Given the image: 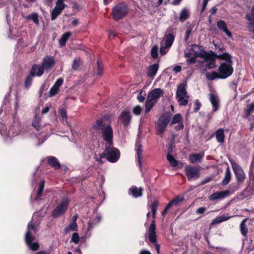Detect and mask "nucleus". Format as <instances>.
Returning a JSON list of instances; mask_svg holds the SVG:
<instances>
[{"label":"nucleus","mask_w":254,"mask_h":254,"mask_svg":"<svg viewBox=\"0 0 254 254\" xmlns=\"http://www.w3.org/2000/svg\"><path fill=\"white\" fill-rule=\"evenodd\" d=\"M191 29H188L186 32V37H185V41L187 42L188 40H189V37L190 36V34L191 33Z\"/></svg>","instance_id":"nucleus-64"},{"label":"nucleus","mask_w":254,"mask_h":254,"mask_svg":"<svg viewBox=\"0 0 254 254\" xmlns=\"http://www.w3.org/2000/svg\"><path fill=\"white\" fill-rule=\"evenodd\" d=\"M184 199V197L179 198V197H177L171 201V202L173 206H178L179 205V203L182 202Z\"/></svg>","instance_id":"nucleus-51"},{"label":"nucleus","mask_w":254,"mask_h":254,"mask_svg":"<svg viewBox=\"0 0 254 254\" xmlns=\"http://www.w3.org/2000/svg\"><path fill=\"white\" fill-rule=\"evenodd\" d=\"M63 83V79L62 78L59 79L55 83L54 86L51 88L49 91V96L53 97L55 96L58 93L59 88Z\"/></svg>","instance_id":"nucleus-23"},{"label":"nucleus","mask_w":254,"mask_h":254,"mask_svg":"<svg viewBox=\"0 0 254 254\" xmlns=\"http://www.w3.org/2000/svg\"><path fill=\"white\" fill-rule=\"evenodd\" d=\"M164 95V91L161 88H155L151 90L148 94L147 98L152 101H158L160 97Z\"/></svg>","instance_id":"nucleus-13"},{"label":"nucleus","mask_w":254,"mask_h":254,"mask_svg":"<svg viewBox=\"0 0 254 254\" xmlns=\"http://www.w3.org/2000/svg\"><path fill=\"white\" fill-rule=\"evenodd\" d=\"M81 61L79 58L75 59L73 61L72 67L75 70L77 69L81 65Z\"/></svg>","instance_id":"nucleus-48"},{"label":"nucleus","mask_w":254,"mask_h":254,"mask_svg":"<svg viewBox=\"0 0 254 254\" xmlns=\"http://www.w3.org/2000/svg\"><path fill=\"white\" fill-rule=\"evenodd\" d=\"M191 50L194 52V56L197 58H205L208 57L207 56L209 54L204 50V48L202 46L197 45L196 44H192L191 46Z\"/></svg>","instance_id":"nucleus-9"},{"label":"nucleus","mask_w":254,"mask_h":254,"mask_svg":"<svg viewBox=\"0 0 254 254\" xmlns=\"http://www.w3.org/2000/svg\"><path fill=\"white\" fill-rule=\"evenodd\" d=\"M230 194V191L226 190L224 191H217L209 195L210 200H221L228 196Z\"/></svg>","instance_id":"nucleus-12"},{"label":"nucleus","mask_w":254,"mask_h":254,"mask_svg":"<svg viewBox=\"0 0 254 254\" xmlns=\"http://www.w3.org/2000/svg\"><path fill=\"white\" fill-rule=\"evenodd\" d=\"M44 188V182L42 181L40 184L39 190L38 192V196H40L42 193Z\"/></svg>","instance_id":"nucleus-59"},{"label":"nucleus","mask_w":254,"mask_h":254,"mask_svg":"<svg viewBox=\"0 0 254 254\" xmlns=\"http://www.w3.org/2000/svg\"><path fill=\"white\" fill-rule=\"evenodd\" d=\"M254 112V103L248 105L245 111L244 117L246 119H249L251 114Z\"/></svg>","instance_id":"nucleus-39"},{"label":"nucleus","mask_w":254,"mask_h":254,"mask_svg":"<svg viewBox=\"0 0 254 254\" xmlns=\"http://www.w3.org/2000/svg\"><path fill=\"white\" fill-rule=\"evenodd\" d=\"M181 122H183V118H182V115L180 113H178V114H175L173 116V117L170 123V126H172L173 125H174L175 124H176L177 123H181Z\"/></svg>","instance_id":"nucleus-38"},{"label":"nucleus","mask_w":254,"mask_h":254,"mask_svg":"<svg viewBox=\"0 0 254 254\" xmlns=\"http://www.w3.org/2000/svg\"><path fill=\"white\" fill-rule=\"evenodd\" d=\"M230 218V217L226 216L225 215H221L219 217H216L213 219L210 224V227H211L214 225L220 223L221 222L228 220Z\"/></svg>","instance_id":"nucleus-29"},{"label":"nucleus","mask_w":254,"mask_h":254,"mask_svg":"<svg viewBox=\"0 0 254 254\" xmlns=\"http://www.w3.org/2000/svg\"><path fill=\"white\" fill-rule=\"evenodd\" d=\"M175 38V34L173 32L172 33H170L166 34L163 38V41L165 42V47H170L172 45L174 41Z\"/></svg>","instance_id":"nucleus-24"},{"label":"nucleus","mask_w":254,"mask_h":254,"mask_svg":"<svg viewBox=\"0 0 254 254\" xmlns=\"http://www.w3.org/2000/svg\"><path fill=\"white\" fill-rule=\"evenodd\" d=\"M215 136L218 142L223 143L224 141L225 135L224 130L222 128H219L216 131Z\"/></svg>","instance_id":"nucleus-32"},{"label":"nucleus","mask_w":254,"mask_h":254,"mask_svg":"<svg viewBox=\"0 0 254 254\" xmlns=\"http://www.w3.org/2000/svg\"><path fill=\"white\" fill-rule=\"evenodd\" d=\"M143 189L141 188H137L135 186H132L128 190V193L131 194L132 196L134 198L141 197L143 194Z\"/></svg>","instance_id":"nucleus-20"},{"label":"nucleus","mask_w":254,"mask_h":254,"mask_svg":"<svg viewBox=\"0 0 254 254\" xmlns=\"http://www.w3.org/2000/svg\"><path fill=\"white\" fill-rule=\"evenodd\" d=\"M232 168L238 183H243L246 179V175L242 168L238 164H232Z\"/></svg>","instance_id":"nucleus-8"},{"label":"nucleus","mask_w":254,"mask_h":254,"mask_svg":"<svg viewBox=\"0 0 254 254\" xmlns=\"http://www.w3.org/2000/svg\"><path fill=\"white\" fill-rule=\"evenodd\" d=\"M158 47L156 45H155L151 49V55L154 59H157L158 57Z\"/></svg>","instance_id":"nucleus-46"},{"label":"nucleus","mask_w":254,"mask_h":254,"mask_svg":"<svg viewBox=\"0 0 254 254\" xmlns=\"http://www.w3.org/2000/svg\"><path fill=\"white\" fill-rule=\"evenodd\" d=\"M231 178V172L229 169V167H228L226 169L225 175L224 179L222 181V185L223 186H225L229 184Z\"/></svg>","instance_id":"nucleus-36"},{"label":"nucleus","mask_w":254,"mask_h":254,"mask_svg":"<svg viewBox=\"0 0 254 254\" xmlns=\"http://www.w3.org/2000/svg\"><path fill=\"white\" fill-rule=\"evenodd\" d=\"M32 80V77L31 76H28L26 78V80H25V83L26 87L29 86L31 84Z\"/></svg>","instance_id":"nucleus-61"},{"label":"nucleus","mask_w":254,"mask_h":254,"mask_svg":"<svg viewBox=\"0 0 254 254\" xmlns=\"http://www.w3.org/2000/svg\"><path fill=\"white\" fill-rule=\"evenodd\" d=\"M101 133L103 139L107 142L109 145H112L113 140V130L111 125H107L105 127L103 128Z\"/></svg>","instance_id":"nucleus-7"},{"label":"nucleus","mask_w":254,"mask_h":254,"mask_svg":"<svg viewBox=\"0 0 254 254\" xmlns=\"http://www.w3.org/2000/svg\"><path fill=\"white\" fill-rule=\"evenodd\" d=\"M135 147H136V153L138 158V163L140 166L141 165V160L143 158V146L139 142H136L135 143Z\"/></svg>","instance_id":"nucleus-28"},{"label":"nucleus","mask_w":254,"mask_h":254,"mask_svg":"<svg viewBox=\"0 0 254 254\" xmlns=\"http://www.w3.org/2000/svg\"><path fill=\"white\" fill-rule=\"evenodd\" d=\"M232 64H226L225 62L220 63L218 71L221 77V79H226L232 74L234 71Z\"/></svg>","instance_id":"nucleus-6"},{"label":"nucleus","mask_w":254,"mask_h":254,"mask_svg":"<svg viewBox=\"0 0 254 254\" xmlns=\"http://www.w3.org/2000/svg\"><path fill=\"white\" fill-rule=\"evenodd\" d=\"M47 162L49 165L55 169H58L60 167L59 162L57 159L53 156H49L47 157Z\"/></svg>","instance_id":"nucleus-31"},{"label":"nucleus","mask_w":254,"mask_h":254,"mask_svg":"<svg viewBox=\"0 0 254 254\" xmlns=\"http://www.w3.org/2000/svg\"><path fill=\"white\" fill-rule=\"evenodd\" d=\"M142 108L139 105H137L133 108L132 110V113L134 115L137 116L140 114Z\"/></svg>","instance_id":"nucleus-52"},{"label":"nucleus","mask_w":254,"mask_h":254,"mask_svg":"<svg viewBox=\"0 0 254 254\" xmlns=\"http://www.w3.org/2000/svg\"><path fill=\"white\" fill-rule=\"evenodd\" d=\"M71 35V33L69 32L64 33V45H65L66 42L68 39V38L70 37Z\"/></svg>","instance_id":"nucleus-62"},{"label":"nucleus","mask_w":254,"mask_h":254,"mask_svg":"<svg viewBox=\"0 0 254 254\" xmlns=\"http://www.w3.org/2000/svg\"><path fill=\"white\" fill-rule=\"evenodd\" d=\"M209 100L212 106L213 112L217 111L219 108V101L217 96L214 94L210 93L209 94Z\"/></svg>","instance_id":"nucleus-21"},{"label":"nucleus","mask_w":254,"mask_h":254,"mask_svg":"<svg viewBox=\"0 0 254 254\" xmlns=\"http://www.w3.org/2000/svg\"><path fill=\"white\" fill-rule=\"evenodd\" d=\"M44 188V182L42 181L40 184L39 190L38 192V196H40L42 193Z\"/></svg>","instance_id":"nucleus-60"},{"label":"nucleus","mask_w":254,"mask_h":254,"mask_svg":"<svg viewBox=\"0 0 254 254\" xmlns=\"http://www.w3.org/2000/svg\"><path fill=\"white\" fill-rule=\"evenodd\" d=\"M171 115L168 112L163 113L158 119L155 124L156 134L162 135L171 121Z\"/></svg>","instance_id":"nucleus-3"},{"label":"nucleus","mask_w":254,"mask_h":254,"mask_svg":"<svg viewBox=\"0 0 254 254\" xmlns=\"http://www.w3.org/2000/svg\"><path fill=\"white\" fill-rule=\"evenodd\" d=\"M159 69V64H151L147 68L146 75L148 77H154L156 75Z\"/></svg>","instance_id":"nucleus-22"},{"label":"nucleus","mask_w":254,"mask_h":254,"mask_svg":"<svg viewBox=\"0 0 254 254\" xmlns=\"http://www.w3.org/2000/svg\"><path fill=\"white\" fill-rule=\"evenodd\" d=\"M167 159L169 162L170 164L172 167H176L178 165V161L176 160L173 156L171 154H167Z\"/></svg>","instance_id":"nucleus-44"},{"label":"nucleus","mask_w":254,"mask_h":254,"mask_svg":"<svg viewBox=\"0 0 254 254\" xmlns=\"http://www.w3.org/2000/svg\"><path fill=\"white\" fill-rule=\"evenodd\" d=\"M44 68L42 65L35 64L34 65L31 70V75L32 76L37 75L41 76L44 72Z\"/></svg>","instance_id":"nucleus-26"},{"label":"nucleus","mask_w":254,"mask_h":254,"mask_svg":"<svg viewBox=\"0 0 254 254\" xmlns=\"http://www.w3.org/2000/svg\"><path fill=\"white\" fill-rule=\"evenodd\" d=\"M204 157V152L201 151L199 153H192L189 155V161L192 164L200 163Z\"/></svg>","instance_id":"nucleus-15"},{"label":"nucleus","mask_w":254,"mask_h":254,"mask_svg":"<svg viewBox=\"0 0 254 254\" xmlns=\"http://www.w3.org/2000/svg\"><path fill=\"white\" fill-rule=\"evenodd\" d=\"M206 207L205 206L200 207L196 209L195 212L197 214H203L206 210Z\"/></svg>","instance_id":"nucleus-54"},{"label":"nucleus","mask_w":254,"mask_h":254,"mask_svg":"<svg viewBox=\"0 0 254 254\" xmlns=\"http://www.w3.org/2000/svg\"><path fill=\"white\" fill-rule=\"evenodd\" d=\"M131 116L129 110H124L119 117V120L124 125V127H127L131 123Z\"/></svg>","instance_id":"nucleus-10"},{"label":"nucleus","mask_w":254,"mask_h":254,"mask_svg":"<svg viewBox=\"0 0 254 254\" xmlns=\"http://www.w3.org/2000/svg\"><path fill=\"white\" fill-rule=\"evenodd\" d=\"M186 83H182L180 84L178 88V90L176 93L177 97L182 95H187V92L186 89Z\"/></svg>","instance_id":"nucleus-33"},{"label":"nucleus","mask_w":254,"mask_h":254,"mask_svg":"<svg viewBox=\"0 0 254 254\" xmlns=\"http://www.w3.org/2000/svg\"><path fill=\"white\" fill-rule=\"evenodd\" d=\"M142 91H141L137 95V99L139 102H143L145 100V94L142 95Z\"/></svg>","instance_id":"nucleus-56"},{"label":"nucleus","mask_w":254,"mask_h":254,"mask_svg":"<svg viewBox=\"0 0 254 254\" xmlns=\"http://www.w3.org/2000/svg\"><path fill=\"white\" fill-rule=\"evenodd\" d=\"M194 106L195 108L193 109V112L197 113L200 110V107L201 106L200 102H199L198 100L195 102Z\"/></svg>","instance_id":"nucleus-53"},{"label":"nucleus","mask_w":254,"mask_h":254,"mask_svg":"<svg viewBox=\"0 0 254 254\" xmlns=\"http://www.w3.org/2000/svg\"><path fill=\"white\" fill-rule=\"evenodd\" d=\"M80 238L79 234L76 232H74L71 236V242L74 243L75 244H78L79 242Z\"/></svg>","instance_id":"nucleus-47"},{"label":"nucleus","mask_w":254,"mask_h":254,"mask_svg":"<svg viewBox=\"0 0 254 254\" xmlns=\"http://www.w3.org/2000/svg\"><path fill=\"white\" fill-rule=\"evenodd\" d=\"M78 9L79 5L75 2H69L68 4H64V15H74Z\"/></svg>","instance_id":"nucleus-11"},{"label":"nucleus","mask_w":254,"mask_h":254,"mask_svg":"<svg viewBox=\"0 0 254 254\" xmlns=\"http://www.w3.org/2000/svg\"><path fill=\"white\" fill-rule=\"evenodd\" d=\"M247 220V218L244 219L241 222V224H240L241 232L244 236H246L248 232V229L246 225V222Z\"/></svg>","instance_id":"nucleus-41"},{"label":"nucleus","mask_w":254,"mask_h":254,"mask_svg":"<svg viewBox=\"0 0 254 254\" xmlns=\"http://www.w3.org/2000/svg\"><path fill=\"white\" fill-rule=\"evenodd\" d=\"M156 102L157 101H152L147 98L145 103V113H147L150 112Z\"/></svg>","instance_id":"nucleus-35"},{"label":"nucleus","mask_w":254,"mask_h":254,"mask_svg":"<svg viewBox=\"0 0 254 254\" xmlns=\"http://www.w3.org/2000/svg\"><path fill=\"white\" fill-rule=\"evenodd\" d=\"M120 154V151L117 148L113 147L111 148L107 147L103 153L99 155H96L95 159L100 164L104 163V162L102 160V159L105 158L108 161L115 163L119 160Z\"/></svg>","instance_id":"nucleus-1"},{"label":"nucleus","mask_w":254,"mask_h":254,"mask_svg":"<svg viewBox=\"0 0 254 254\" xmlns=\"http://www.w3.org/2000/svg\"><path fill=\"white\" fill-rule=\"evenodd\" d=\"M217 26L219 29L223 31L229 37H232L231 32L228 29L226 22L222 20L218 21L217 23Z\"/></svg>","instance_id":"nucleus-27"},{"label":"nucleus","mask_w":254,"mask_h":254,"mask_svg":"<svg viewBox=\"0 0 254 254\" xmlns=\"http://www.w3.org/2000/svg\"><path fill=\"white\" fill-rule=\"evenodd\" d=\"M128 11V7L125 2H120L112 8L111 14L113 19L117 21L123 19L127 15Z\"/></svg>","instance_id":"nucleus-2"},{"label":"nucleus","mask_w":254,"mask_h":254,"mask_svg":"<svg viewBox=\"0 0 254 254\" xmlns=\"http://www.w3.org/2000/svg\"><path fill=\"white\" fill-rule=\"evenodd\" d=\"M248 28L249 31L253 33V38L254 39V21L249 22Z\"/></svg>","instance_id":"nucleus-57"},{"label":"nucleus","mask_w":254,"mask_h":254,"mask_svg":"<svg viewBox=\"0 0 254 254\" xmlns=\"http://www.w3.org/2000/svg\"><path fill=\"white\" fill-rule=\"evenodd\" d=\"M64 212V205L62 204L58 206L53 212V215L55 217H59L63 214Z\"/></svg>","instance_id":"nucleus-42"},{"label":"nucleus","mask_w":254,"mask_h":254,"mask_svg":"<svg viewBox=\"0 0 254 254\" xmlns=\"http://www.w3.org/2000/svg\"><path fill=\"white\" fill-rule=\"evenodd\" d=\"M104 64L103 62L99 59L97 62L96 74L99 76H102L103 74Z\"/></svg>","instance_id":"nucleus-37"},{"label":"nucleus","mask_w":254,"mask_h":254,"mask_svg":"<svg viewBox=\"0 0 254 254\" xmlns=\"http://www.w3.org/2000/svg\"><path fill=\"white\" fill-rule=\"evenodd\" d=\"M190 16V13L188 9L186 8H183L180 14L179 20L184 22L188 19Z\"/></svg>","instance_id":"nucleus-30"},{"label":"nucleus","mask_w":254,"mask_h":254,"mask_svg":"<svg viewBox=\"0 0 254 254\" xmlns=\"http://www.w3.org/2000/svg\"><path fill=\"white\" fill-rule=\"evenodd\" d=\"M106 125H107L102 120H98L91 127V131L92 133H99L100 131L101 132L102 131L103 128L105 127Z\"/></svg>","instance_id":"nucleus-17"},{"label":"nucleus","mask_w":254,"mask_h":254,"mask_svg":"<svg viewBox=\"0 0 254 254\" xmlns=\"http://www.w3.org/2000/svg\"><path fill=\"white\" fill-rule=\"evenodd\" d=\"M155 230V220L153 219L148 229V239L149 241L152 244H154L156 242V233Z\"/></svg>","instance_id":"nucleus-14"},{"label":"nucleus","mask_w":254,"mask_h":254,"mask_svg":"<svg viewBox=\"0 0 254 254\" xmlns=\"http://www.w3.org/2000/svg\"><path fill=\"white\" fill-rule=\"evenodd\" d=\"M196 58L193 56V57H190V59H188L187 60V63L188 64H195L196 62Z\"/></svg>","instance_id":"nucleus-58"},{"label":"nucleus","mask_w":254,"mask_h":254,"mask_svg":"<svg viewBox=\"0 0 254 254\" xmlns=\"http://www.w3.org/2000/svg\"><path fill=\"white\" fill-rule=\"evenodd\" d=\"M209 0H203V3H202V6L201 12H202L203 11H204L205 10Z\"/></svg>","instance_id":"nucleus-63"},{"label":"nucleus","mask_w":254,"mask_h":254,"mask_svg":"<svg viewBox=\"0 0 254 254\" xmlns=\"http://www.w3.org/2000/svg\"><path fill=\"white\" fill-rule=\"evenodd\" d=\"M177 125L174 127V129L177 131L182 130L184 127L183 122L179 123Z\"/></svg>","instance_id":"nucleus-55"},{"label":"nucleus","mask_w":254,"mask_h":254,"mask_svg":"<svg viewBox=\"0 0 254 254\" xmlns=\"http://www.w3.org/2000/svg\"><path fill=\"white\" fill-rule=\"evenodd\" d=\"M27 19H32L36 24H38L39 23V20L38 18V15L36 13L32 14L31 15H28L26 17Z\"/></svg>","instance_id":"nucleus-50"},{"label":"nucleus","mask_w":254,"mask_h":254,"mask_svg":"<svg viewBox=\"0 0 254 254\" xmlns=\"http://www.w3.org/2000/svg\"><path fill=\"white\" fill-rule=\"evenodd\" d=\"M76 223L71 222L70 224L64 229V232L68 233L69 231H76L77 230Z\"/></svg>","instance_id":"nucleus-43"},{"label":"nucleus","mask_w":254,"mask_h":254,"mask_svg":"<svg viewBox=\"0 0 254 254\" xmlns=\"http://www.w3.org/2000/svg\"><path fill=\"white\" fill-rule=\"evenodd\" d=\"M185 96H186V95H182L177 97L178 98V102L180 105L186 106L188 104V101L187 99H185Z\"/></svg>","instance_id":"nucleus-45"},{"label":"nucleus","mask_w":254,"mask_h":254,"mask_svg":"<svg viewBox=\"0 0 254 254\" xmlns=\"http://www.w3.org/2000/svg\"><path fill=\"white\" fill-rule=\"evenodd\" d=\"M64 0H58L56 6L52 11V19L54 20L60 14L64 8Z\"/></svg>","instance_id":"nucleus-19"},{"label":"nucleus","mask_w":254,"mask_h":254,"mask_svg":"<svg viewBox=\"0 0 254 254\" xmlns=\"http://www.w3.org/2000/svg\"><path fill=\"white\" fill-rule=\"evenodd\" d=\"M101 219V218L100 216H97L95 218V221H96V222H94V221H91V220H90L88 222V229H92L94 225H95V224L96 223H98L99 222Z\"/></svg>","instance_id":"nucleus-49"},{"label":"nucleus","mask_w":254,"mask_h":254,"mask_svg":"<svg viewBox=\"0 0 254 254\" xmlns=\"http://www.w3.org/2000/svg\"><path fill=\"white\" fill-rule=\"evenodd\" d=\"M206 78L208 80L212 81L215 79H221V77L219 74L216 71H212L211 72H207L206 74Z\"/></svg>","instance_id":"nucleus-34"},{"label":"nucleus","mask_w":254,"mask_h":254,"mask_svg":"<svg viewBox=\"0 0 254 254\" xmlns=\"http://www.w3.org/2000/svg\"><path fill=\"white\" fill-rule=\"evenodd\" d=\"M214 55L216 58L226 61V64H233L232 56L229 53L217 55L214 52Z\"/></svg>","instance_id":"nucleus-25"},{"label":"nucleus","mask_w":254,"mask_h":254,"mask_svg":"<svg viewBox=\"0 0 254 254\" xmlns=\"http://www.w3.org/2000/svg\"><path fill=\"white\" fill-rule=\"evenodd\" d=\"M55 64L54 58L47 56L44 58L42 65L46 71H49L53 67Z\"/></svg>","instance_id":"nucleus-16"},{"label":"nucleus","mask_w":254,"mask_h":254,"mask_svg":"<svg viewBox=\"0 0 254 254\" xmlns=\"http://www.w3.org/2000/svg\"><path fill=\"white\" fill-rule=\"evenodd\" d=\"M158 206V200H154L153 201L150 206V208L151 209L152 214V217L153 219H155L156 215L157 213V208Z\"/></svg>","instance_id":"nucleus-40"},{"label":"nucleus","mask_w":254,"mask_h":254,"mask_svg":"<svg viewBox=\"0 0 254 254\" xmlns=\"http://www.w3.org/2000/svg\"><path fill=\"white\" fill-rule=\"evenodd\" d=\"M185 172L189 181L197 180L200 177L199 167L188 165L185 168Z\"/></svg>","instance_id":"nucleus-5"},{"label":"nucleus","mask_w":254,"mask_h":254,"mask_svg":"<svg viewBox=\"0 0 254 254\" xmlns=\"http://www.w3.org/2000/svg\"><path fill=\"white\" fill-rule=\"evenodd\" d=\"M36 231L35 226L32 222L28 223L27 231L25 235V241L29 248L32 251H36L38 249L39 245L35 242L32 243L34 237L32 236V234L35 233Z\"/></svg>","instance_id":"nucleus-4"},{"label":"nucleus","mask_w":254,"mask_h":254,"mask_svg":"<svg viewBox=\"0 0 254 254\" xmlns=\"http://www.w3.org/2000/svg\"><path fill=\"white\" fill-rule=\"evenodd\" d=\"M208 57L205 58L204 60L205 62H209V63L206 64V66L208 69L214 68L216 67L215 60L216 57L214 55V52L210 50L209 54L207 56Z\"/></svg>","instance_id":"nucleus-18"}]
</instances>
